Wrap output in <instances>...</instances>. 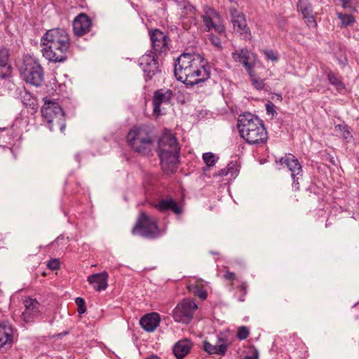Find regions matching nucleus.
I'll use <instances>...</instances> for the list:
<instances>
[{
    "mask_svg": "<svg viewBox=\"0 0 359 359\" xmlns=\"http://www.w3.org/2000/svg\"><path fill=\"white\" fill-rule=\"evenodd\" d=\"M9 53L6 48L0 49V76L6 77L11 74V67L8 65Z\"/></svg>",
    "mask_w": 359,
    "mask_h": 359,
    "instance_id": "nucleus-24",
    "label": "nucleus"
},
{
    "mask_svg": "<svg viewBox=\"0 0 359 359\" xmlns=\"http://www.w3.org/2000/svg\"><path fill=\"white\" fill-rule=\"evenodd\" d=\"M150 39L155 55L162 54L168 50V36L163 32L159 29L151 32Z\"/></svg>",
    "mask_w": 359,
    "mask_h": 359,
    "instance_id": "nucleus-14",
    "label": "nucleus"
},
{
    "mask_svg": "<svg viewBox=\"0 0 359 359\" xmlns=\"http://www.w3.org/2000/svg\"><path fill=\"white\" fill-rule=\"evenodd\" d=\"M189 290L195 296L200 297L201 299H205L207 297V292L199 285H190L188 287Z\"/></svg>",
    "mask_w": 359,
    "mask_h": 359,
    "instance_id": "nucleus-28",
    "label": "nucleus"
},
{
    "mask_svg": "<svg viewBox=\"0 0 359 359\" xmlns=\"http://www.w3.org/2000/svg\"><path fill=\"white\" fill-rule=\"evenodd\" d=\"M327 76L328 79V81L330 83L332 86H334L337 90H341L345 88L343 82L340 79V78L338 76V75L334 72H332L331 70H329L327 72Z\"/></svg>",
    "mask_w": 359,
    "mask_h": 359,
    "instance_id": "nucleus-27",
    "label": "nucleus"
},
{
    "mask_svg": "<svg viewBox=\"0 0 359 359\" xmlns=\"http://www.w3.org/2000/svg\"><path fill=\"white\" fill-rule=\"evenodd\" d=\"M25 311L22 318L25 323H32L39 316V303L34 299L27 298L24 300Z\"/></svg>",
    "mask_w": 359,
    "mask_h": 359,
    "instance_id": "nucleus-17",
    "label": "nucleus"
},
{
    "mask_svg": "<svg viewBox=\"0 0 359 359\" xmlns=\"http://www.w3.org/2000/svg\"><path fill=\"white\" fill-rule=\"evenodd\" d=\"M192 344L187 339L177 342L173 348L172 352L177 359H183L190 351Z\"/></svg>",
    "mask_w": 359,
    "mask_h": 359,
    "instance_id": "nucleus-23",
    "label": "nucleus"
},
{
    "mask_svg": "<svg viewBox=\"0 0 359 359\" xmlns=\"http://www.w3.org/2000/svg\"><path fill=\"white\" fill-rule=\"evenodd\" d=\"M234 62L242 64L250 77L253 76L255 66V55L247 48L236 50L231 53Z\"/></svg>",
    "mask_w": 359,
    "mask_h": 359,
    "instance_id": "nucleus-11",
    "label": "nucleus"
},
{
    "mask_svg": "<svg viewBox=\"0 0 359 359\" xmlns=\"http://www.w3.org/2000/svg\"><path fill=\"white\" fill-rule=\"evenodd\" d=\"M156 208L160 211L172 210L176 215H180L182 212V208L172 198L161 200L156 205Z\"/></svg>",
    "mask_w": 359,
    "mask_h": 359,
    "instance_id": "nucleus-25",
    "label": "nucleus"
},
{
    "mask_svg": "<svg viewBox=\"0 0 359 359\" xmlns=\"http://www.w3.org/2000/svg\"><path fill=\"white\" fill-rule=\"evenodd\" d=\"M237 126L241 137L250 144H264L268 136L262 121L251 114L240 115Z\"/></svg>",
    "mask_w": 359,
    "mask_h": 359,
    "instance_id": "nucleus-3",
    "label": "nucleus"
},
{
    "mask_svg": "<svg viewBox=\"0 0 359 359\" xmlns=\"http://www.w3.org/2000/svg\"><path fill=\"white\" fill-rule=\"evenodd\" d=\"M335 131L339 133L340 136L347 142L352 139V135L347 126L338 124L335 126Z\"/></svg>",
    "mask_w": 359,
    "mask_h": 359,
    "instance_id": "nucleus-29",
    "label": "nucleus"
},
{
    "mask_svg": "<svg viewBox=\"0 0 359 359\" xmlns=\"http://www.w3.org/2000/svg\"><path fill=\"white\" fill-rule=\"evenodd\" d=\"M235 168H236V164L233 162L229 163L226 166V168L229 170V173H231V176H233L237 171L235 169Z\"/></svg>",
    "mask_w": 359,
    "mask_h": 359,
    "instance_id": "nucleus-42",
    "label": "nucleus"
},
{
    "mask_svg": "<svg viewBox=\"0 0 359 359\" xmlns=\"http://www.w3.org/2000/svg\"><path fill=\"white\" fill-rule=\"evenodd\" d=\"M197 309L195 302L184 299L173 310V318L177 323L188 324L192 320L194 313Z\"/></svg>",
    "mask_w": 359,
    "mask_h": 359,
    "instance_id": "nucleus-9",
    "label": "nucleus"
},
{
    "mask_svg": "<svg viewBox=\"0 0 359 359\" xmlns=\"http://www.w3.org/2000/svg\"><path fill=\"white\" fill-rule=\"evenodd\" d=\"M203 159L208 167L213 166L217 161L215 155L211 152L203 154Z\"/></svg>",
    "mask_w": 359,
    "mask_h": 359,
    "instance_id": "nucleus-31",
    "label": "nucleus"
},
{
    "mask_svg": "<svg viewBox=\"0 0 359 359\" xmlns=\"http://www.w3.org/2000/svg\"><path fill=\"white\" fill-rule=\"evenodd\" d=\"M180 148L176 137L169 131L164 132L158 140V154L164 170H172L179 162Z\"/></svg>",
    "mask_w": 359,
    "mask_h": 359,
    "instance_id": "nucleus-4",
    "label": "nucleus"
},
{
    "mask_svg": "<svg viewBox=\"0 0 359 359\" xmlns=\"http://www.w3.org/2000/svg\"><path fill=\"white\" fill-rule=\"evenodd\" d=\"M231 21L233 31L245 41L252 40V33L247 25L245 16L235 8H230Z\"/></svg>",
    "mask_w": 359,
    "mask_h": 359,
    "instance_id": "nucleus-8",
    "label": "nucleus"
},
{
    "mask_svg": "<svg viewBox=\"0 0 359 359\" xmlns=\"http://www.w3.org/2000/svg\"><path fill=\"white\" fill-rule=\"evenodd\" d=\"M159 321V315L156 313H151L144 315L140 320V324L144 330L153 332L158 327Z\"/></svg>",
    "mask_w": 359,
    "mask_h": 359,
    "instance_id": "nucleus-22",
    "label": "nucleus"
},
{
    "mask_svg": "<svg viewBox=\"0 0 359 359\" xmlns=\"http://www.w3.org/2000/svg\"><path fill=\"white\" fill-rule=\"evenodd\" d=\"M65 126L64 124H61V125H60V130H61L62 132L63 131V130L65 129Z\"/></svg>",
    "mask_w": 359,
    "mask_h": 359,
    "instance_id": "nucleus-47",
    "label": "nucleus"
},
{
    "mask_svg": "<svg viewBox=\"0 0 359 359\" xmlns=\"http://www.w3.org/2000/svg\"><path fill=\"white\" fill-rule=\"evenodd\" d=\"M75 302L78 306V312L79 314H83L86 312V308L85 306V300L81 297H77Z\"/></svg>",
    "mask_w": 359,
    "mask_h": 359,
    "instance_id": "nucleus-34",
    "label": "nucleus"
},
{
    "mask_svg": "<svg viewBox=\"0 0 359 359\" xmlns=\"http://www.w3.org/2000/svg\"><path fill=\"white\" fill-rule=\"evenodd\" d=\"M297 9L306 20V22L309 27H316L317 24L314 19L313 6L308 0H299L297 2Z\"/></svg>",
    "mask_w": 359,
    "mask_h": 359,
    "instance_id": "nucleus-20",
    "label": "nucleus"
},
{
    "mask_svg": "<svg viewBox=\"0 0 359 359\" xmlns=\"http://www.w3.org/2000/svg\"><path fill=\"white\" fill-rule=\"evenodd\" d=\"M146 359H161V358L156 355H151L147 357Z\"/></svg>",
    "mask_w": 359,
    "mask_h": 359,
    "instance_id": "nucleus-46",
    "label": "nucleus"
},
{
    "mask_svg": "<svg viewBox=\"0 0 359 359\" xmlns=\"http://www.w3.org/2000/svg\"><path fill=\"white\" fill-rule=\"evenodd\" d=\"M266 110L267 114L273 115L276 113L275 105L271 102L266 104Z\"/></svg>",
    "mask_w": 359,
    "mask_h": 359,
    "instance_id": "nucleus-40",
    "label": "nucleus"
},
{
    "mask_svg": "<svg viewBox=\"0 0 359 359\" xmlns=\"http://www.w3.org/2000/svg\"><path fill=\"white\" fill-rule=\"evenodd\" d=\"M229 173V172L227 170V168H226L222 169L219 171V175L221 176V177H224V176H226Z\"/></svg>",
    "mask_w": 359,
    "mask_h": 359,
    "instance_id": "nucleus-45",
    "label": "nucleus"
},
{
    "mask_svg": "<svg viewBox=\"0 0 359 359\" xmlns=\"http://www.w3.org/2000/svg\"><path fill=\"white\" fill-rule=\"evenodd\" d=\"M127 141L135 152L146 155L154 147L155 138L147 128H133L128 133Z\"/></svg>",
    "mask_w": 359,
    "mask_h": 359,
    "instance_id": "nucleus-5",
    "label": "nucleus"
},
{
    "mask_svg": "<svg viewBox=\"0 0 359 359\" xmlns=\"http://www.w3.org/2000/svg\"><path fill=\"white\" fill-rule=\"evenodd\" d=\"M175 2H177L178 4L181 3L182 0H174Z\"/></svg>",
    "mask_w": 359,
    "mask_h": 359,
    "instance_id": "nucleus-48",
    "label": "nucleus"
},
{
    "mask_svg": "<svg viewBox=\"0 0 359 359\" xmlns=\"http://www.w3.org/2000/svg\"><path fill=\"white\" fill-rule=\"evenodd\" d=\"M244 359H259V351L257 348H253L252 349V355H246Z\"/></svg>",
    "mask_w": 359,
    "mask_h": 359,
    "instance_id": "nucleus-41",
    "label": "nucleus"
},
{
    "mask_svg": "<svg viewBox=\"0 0 359 359\" xmlns=\"http://www.w3.org/2000/svg\"><path fill=\"white\" fill-rule=\"evenodd\" d=\"M184 15L189 18H194L196 15V8L191 5L189 3H186L183 6Z\"/></svg>",
    "mask_w": 359,
    "mask_h": 359,
    "instance_id": "nucleus-33",
    "label": "nucleus"
},
{
    "mask_svg": "<svg viewBox=\"0 0 359 359\" xmlns=\"http://www.w3.org/2000/svg\"><path fill=\"white\" fill-rule=\"evenodd\" d=\"M108 274L106 271H103L99 273H95L88 277V283L94 287L97 291L104 290L107 284Z\"/></svg>",
    "mask_w": 359,
    "mask_h": 359,
    "instance_id": "nucleus-21",
    "label": "nucleus"
},
{
    "mask_svg": "<svg viewBox=\"0 0 359 359\" xmlns=\"http://www.w3.org/2000/svg\"><path fill=\"white\" fill-rule=\"evenodd\" d=\"M224 278L226 280H234L236 278V275L234 273L226 271V273L224 274Z\"/></svg>",
    "mask_w": 359,
    "mask_h": 359,
    "instance_id": "nucleus-43",
    "label": "nucleus"
},
{
    "mask_svg": "<svg viewBox=\"0 0 359 359\" xmlns=\"http://www.w3.org/2000/svg\"><path fill=\"white\" fill-rule=\"evenodd\" d=\"M228 345L221 344L220 345H212L210 343L205 341L203 342V349L209 354H217L224 355L226 351Z\"/></svg>",
    "mask_w": 359,
    "mask_h": 359,
    "instance_id": "nucleus-26",
    "label": "nucleus"
},
{
    "mask_svg": "<svg viewBox=\"0 0 359 359\" xmlns=\"http://www.w3.org/2000/svg\"><path fill=\"white\" fill-rule=\"evenodd\" d=\"M338 18L341 20L342 27H347L355 22L354 17L351 14L337 13Z\"/></svg>",
    "mask_w": 359,
    "mask_h": 359,
    "instance_id": "nucleus-30",
    "label": "nucleus"
},
{
    "mask_svg": "<svg viewBox=\"0 0 359 359\" xmlns=\"http://www.w3.org/2000/svg\"><path fill=\"white\" fill-rule=\"evenodd\" d=\"M174 74L178 81L194 86L204 82L210 77L203 58L196 53H182L175 63Z\"/></svg>",
    "mask_w": 359,
    "mask_h": 359,
    "instance_id": "nucleus-1",
    "label": "nucleus"
},
{
    "mask_svg": "<svg viewBox=\"0 0 359 359\" xmlns=\"http://www.w3.org/2000/svg\"><path fill=\"white\" fill-rule=\"evenodd\" d=\"M172 92L168 89H158L154 93L153 106L154 114L159 116L161 114V107L163 104H169L172 97Z\"/></svg>",
    "mask_w": 359,
    "mask_h": 359,
    "instance_id": "nucleus-16",
    "label": "nucleus"
},
{
    "mask_svg": "<svg viewBox=\"0 0 359 359\" xmlns=\"http://www.w3.org/2000/svg\"><path fill=\"white\" fill-rule=\"evenodd\" d=\"M249 335V330L245 326H241L238 328L237 332V337L239 339L243 340L245 339Z\"/></svg>",
    "mask_w": 359,
    "mask_h": 359,
    "instance_id": "nucleus-35",
    "label": "nucleus"
},
{
    "mask_svg": "<svg viewBox=\"0 0 359 359\" xmlns=\"http://www.w3.org/2000/svg\"><path fill=\"white\" fill-rule=\"evenodd\" d=\"M155 53L151 52L143 55L139 59V64L143 72L146 74L145 76L151 79L158 70V65L156 61Z\"/></svg>",
    "mask_w": 359,
    "mask_h": 359,
    "instance_id": "nucleus-15",
    "label": "nucleus"
},
{
    "mask_svg": "<svg viewBox=\"0 0 359 359\" xmlns=\"http://www.w3.org/2000/svg\"><path fill=\"white\" fill-rule=\"evenodd\" d=\"M343 8H347L351 7V0H339Z\"/></svg>",
    "mask_w": 359,
    "mask_h": 359,
    "instance_id": "nucleus-44",
    "label": "nucleus"
},
{
    "mask_svg": "<svg viewBox=\"0 0 359 359\" xmlns=\"http://www.w3.org/2000/svg\"><path fill=\"white\" fill-rule=\"evenodd\" d=\"M241 295L239 297V301L243 302L244 301V296L247 294V285L245 283H243L239 286Z\"/></svg>",
    "mask_w": 359,
    "mask_h": 359,
    "instance_id": "nucleus-38",
    "label": "nucleus"
},
{
    "mask_svg": "<svg viewBox=\"0 0 359 359\" xmlns=\"http://www.w3.org/2000/svg\"><path fill=\"white\" fill-rule=\"evenodd\" d=\"M262 53H264L265 58L267 60L277 62L279 59V55L277 51L273 50H264Z\"/></svg>",
    "mask_w": 359,
    "mask_h": 359,
    "instance_id": "nucleus-32",
    "label": "nucleus"
},
{
    "mask_svg": "<svg viewBox=\"0 0 359 359\" xmlns=\"http://www.w3.org/2000/svg\"><path fill=\"white\" fill-rule=\"evenodd\" d=\"M49 128H50V130H52V126H49Z\"/></svg>",
    "mask_w": 359,
    "mask_h": 359,
    "instance_id": "nucleus-49",
    "label": "nucleus"
},
{
    "mask_svg": "<svg viewBox=\"0 0 359 359\" xmlns=\"http://www.w3.org/2000/svg\"><path fill=\"white\" fill-rule=\"evenodd\" d=\"M41 114L48 124H51L55 121L60 124V121L63 119L65 113L57 102L48 100L46 101L42 106Z\"/></svg>",
    "mask_w": 359,
    "mask_h": 359,
    "instance_id": "nucleus-12",
    "label": "nucleus"
},
{
    "mask_svg": "<svg viewBox=\"0 0 359 359\" xmlns=\"http://www.w3.org/2000/svg\"><path fill=\"white\" fill-rule=\"evenodd\" d=\"M204 14L202 15L205 30L214 29L216 33L224 32V26L221 23L220 16L212 8L208 6L203 7Z\"/></svg>",
    "mask_w": 359,
    "mask_h": 359,
    "instance_id": "nucleus-10",
    "label": "nucleus"
},
{
    "mask_svg": "<svg viewBox=\"0 0 359 359\" xmlns=\"http://www.w3.org/2000/svg\"><path fill=\"white\" fill-rule=\"evenodd\" d=\"M91 25V20L86 14H79L73 21L74 33L77 36H82L90 31Z\"/></svg>",
    "mask_w": 359,
    "mask_h": 359,
    "instance_id": "nucleus-18",
    "label": "nucleus"
},
{
    "mask_svg": "<svg viewBox=\"0 0 359 359\" xmlns=\"http://www.w3.org/2000/svg\"><path fill=\"white\" fill-rule=\"evenodd\" d=\"M253 76H254V75L250 78H251L252 83V85L254 86V87L257 90L264 89V88L265 86L264 80L261 79H256V78H254Z\"/></svg>",
    "mask_w": 359,
    "mask_h": 359,
    "instance_id": "nucleus-36",
    "label": "nucleus"
},
{
    "mask_svg": "<svg viewBox=\"0 0 359 359\" xmlns=\"http://www.w3.org/2000/svg\"><path fill=\"white\" fill-rule=\"evenodd\" d=\"M210 41L215 46L219 47L221 46L220 39L216 35L210 34Z\"/></svg>",
    "mask_w": 359,
    "mask_h": 359,
    "instance_id": "nucleus-39",
    "label": "nucleus"
},
{
    "mask_svg": "<svg viewBox=\"0 0 359 359\" xmlns=\"http://www.w3.org/2000/svg\"><path fill=\"white\" fill-rule=\"evenodd\" d=\"M132 233L134 235L138 233L143 237L149 238L156 237L158 235L156 221L145 213H141L136 225L132 230Z\"/></svg>",
    "mask_w": 359,
    "mask_h": 359,
    "instance_id": "nucleus-7",
    "label": "nucleus"
},
{
    "mask_svg": "<svg viewBox=\"0 0 359 359\" xmlns=\"http://www.w3.org/2000/svg\"><path fill=\"white\" fill-rule=\"evenodd\" d=\"M43 56L53 62H63L67 59L70 38L65 29L55 28L47 31L41 39Z\"/></svg>",
    "mask_w": 359,
    "mask_h": 359,
    "instance_id": "nucleus-2",
    "label": "nucleus"
},
{
    "mask_svg": "<svg viewBox=\"0 0 359 359\" xmlns=\"http://www.w3.org/2000/svg\"><path fill=\"white\" fill-rule=\"evenodd\" d=\"M20 75L27 83L39 86L44 79L43 69L37 59L25 56L20 67Z\"/></svg>",
    "mask_w": 359,
    "mask_h": 359,
    "instance_id": "nucleus-6",
    "label": "nucleus"
},
{
    "mask_svg": "<svg viewBox=\"0 0 359 359\" xmlns=\"http://www.w3.org/2000/svg\"><path fill=\"white\" fill-rule=\"evenodd\" d=\"M13 342V328L12 325L4 321L0 323V349L11 347Z\"/></svg>",
    "mask_w": 359,
    "mask_h": 359,
    "instance_id": "nucleus-19",
    "label": "nucleus"
},
{
    "mask_svg": "<svg viewBox=\"0 0 359 359\" xmlns=\"http://www.w3.org/2000/svg\"><path fill=\"white\" fill-rule=\"evenodd\" d=\"M281 165H285L291 172V176L293 179L292 186L296 190L299 189V183L298 182V175L302 176V168L299 161L292 154L286 155L280 159Z\"/></svg>",
    "mask_w": 359,
    "mask_h": 359,
    "instance_id": "nucleus-13",
    "label": "nucleus"
},
{
    "mask_svg": "<svg viewBox=\"0 0 359 359\" xmlns=\"http://www.w3.org/2000/svg\"><path fill=\"white\" fill-rule=\"evenodd\" d=\"M48 267L51 270H56L60 268V262L57 259H54L48 262Z\"/></svg>",
    "mask_w": 359,
    "mask_h": 359,
    "instance_id": "nucleus-37",
    "label": "nucleus"
}]
</instances>
